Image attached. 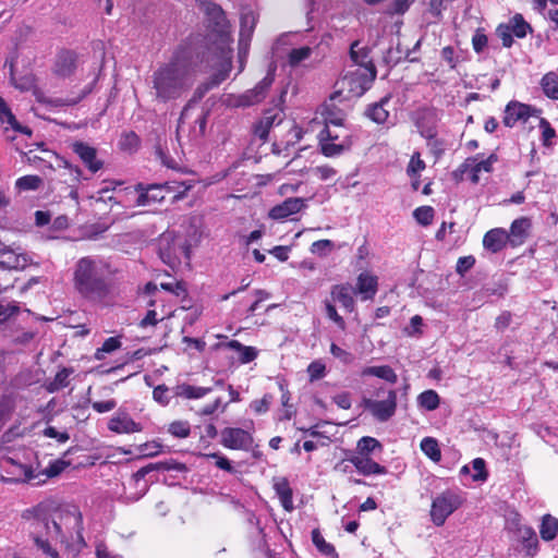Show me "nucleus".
I'll return each mask as SVG.
<instances>
[{
	"label": "nucleus",
	"mask_w": 558,
	"mask_h": 558,
	"mask_svg": "<svg viewBox=\"0 0 558 558\" xmlns=\"http://www.w3.org/2000/svg\"><path fill=\"white\" fill-rule=\"evenodd\" d=\"M330 293L332 300L339 302L345 310L349 312L354 310V291L350 284H336Z\"/></svg>",
	"instance_id": "nucleus-25"
},
{
	"label": "nucleus",
	"mask_w": 558,
	"mask_h": 558,
	"mask_svg": "<svg viewBox=\"0 0 558 558\" xmlns=\"http://www.w3.org/2000/svg\"><path fill=\"white\" fill-rule=\"evenodd\" d=\"M314 49L310 46H302L298 48H292L287 56V63L296 68L301 65L304 61L308 60L313 54Z\"/></svg>",
	"instance_id": "nucleus-33"
},
{
	"label": "nucleus",
	"mask_w": 558,
	"mask_h": 558,
	"mask_svg": "<svg viewBox=\"0 0 558 558\" xmlns=\"http://www.w3.org/2000/svg\"><path fill=\"white\" fill-rule=\"evenodd\" d=\"M36 525L44 526L49 537L59 539L70 558H77L86 546L82 534L83 517L76 507L60 511L51 522L37 520Z\"/></svg>",
	"instance_id": "nucleus-2"
},
{
	"label": "nucleus",
	"mask_w": 558,
	"mask_h": 558,
	"mask_svg": "<svg viewBox=\"0 0 558 558\" xmlns=\"http://www.w3.org/2000/svg\"><path fill=\"white\" fill-rule=\"evenodd\" d=\"M349 461L356 468V470L363 475H372V474H386L387 470L385 466L378 464L369 457H364L363 454L352 456Z\"/></svg>",
	"instance_id": "nucleus-22"
},
{
	"label": "nucleus",
	"mask_w": 558,
	"mask_h": 558,
	"mask_svg": "<svg viewBox=\"0 0 558 558\" xmlns=\"http://www.w3.org/2000/svg\"><path fill=\"white\" fill-rule=\"evenodd\" d=\"M518 537L525 549L527 556H533L537 551L538 541L535 531L530 526H519Z\"/></svg>",
	"instance_id": "nucleus-28"
},
{
	"label": "nucleus",
	"mask_w": 558,
	"mask_h": 558,
	"mask_svg": "<svg viewBox=\"0 0 558 558\" xmlns=\"http://www.w3.org/2000/svg\"><path fill=\"white\" fill-rule=\"evenodd\" d=\"M153 397L158 403L167 405L170 401L169 389L165 385H159L154 389Z\"/></svg>",
	"instance_id": "nucleus-59"
},
{
	"label": "nucleus",
	"mask_w": 558,
	"mask_h": 558,
	"mask_svg": "<svg viewBox=\"0 0 558 558\" xmlns=\"http://www.w3.org/2000/svg\"><path fill=\"white\" fill-rule=\"evenodd\" d=\"M75 69V56L70 51L61 52L58 56L54 71L58 75L68 76Z\"/></svg>",
	"instance_id": "nucleus-32"
},
{
	"label": "nucleus",
	"mask_w": 558,
	"mask_h": 558,
	"mask_svg": "<svg viewBox=\"0 0 558 558\" xmlns=\"http://www.w3.org/2000/svg\"><path fill=\"white\" fill-rule=\"evenodd\" d=\"M198 7L203 13L216 25L223 43L229 41L228 22L225 12L220 5L211 0H197Z\"/></svg>",
	"instance_id": "nucleus-9"
},
{
	"label": "nucleus",
	"mask_w": 558,
	"mask_h": 558,
	"mask_svg": "<svg viewBox=\"0 0 558 558\" xmlns=\"http://www.w3.org/2000/svg\"><path fill=\"white\" fill-rule=\"evenodd\" d=\"M121 347V341L118 337H110L105 340L102 345L96 350L95 359L101 361L105 359V354L111 353Z\"/></svg>",
	"instance_id": "nucleus-45"
},
{
	"label": "nucleus",
	"mask_w": 558,
	"mask_h": 558,
	"mask_svg": "<svg viewBox=\"0 0 558 558\" xmlns=\"http://www.w3.org/2000/svg\"><path fill=\"white\" fill-rule=\"evenodd\" d=\"M421 450L434 462H439L441 459L438 441L433 437L422 439Z\"/></svg>",
	"instance_id": "nucleus-39"
},
{
	"label": "nucleus",
	"mask_w": 558,
	"mask_h": 558,
	"mask_svg": "<svg viewBox=\"0 0 558 558\" xmlns=\"http://www.w3.org/2000/svg\"><path fill=\"white\" fill-rule=\"evenodd\" d=\"M136 191L138 192V196L136 199L137 206H148L153 203L161 202L165 198L166 187L162 184H151L145 186L140 183L136 186Z\"/></svg>",
	"instance_id": "nucleus-15"
},
{
	"label": "nucleus",
	"mask_w": 558,
	"mask_h": 558,
	"mask_svg": "<svg viewBox=\"0 0 558 558\" xmlns=\"http://www.w3.org/2000/svg\"><path fill=\"white\" fill-rule=\"evenodd\" d=\"M434 208L430 206H421L413 211L415 220L422 226H428L434 219Z\"/></svg>",
	"instance_id": "nucleus-47"
},
{
	"label": "nucleus",
	"mask_w": 558,
	"mask_h": 558,
	"mask_svg": "<svg viewBox=\"0 0 558 558\" xmlns=\"http://www.w3.org/2000/svg\"><path fill=\"white\" fill-rule=\"evenodd\" d=\"M330 353L340 360L343 364H351L354 361V355L351 352L338 347L335 343L330 345Z\"/></svg>",
	"instance_id": "nucleus-53"
},
{
	"label": "nucleus",
	"mask_w": 558,
	"mask_h": 558,
	"mask_svg": "<svg viewBox=\"0 0 558 558\" xmlns=\"http://www.w3.org/2000/svg\"><path fill=\"white\" fill-rule=\"evenodd\" d=\"M376 77V70L361 66H348L343 76L337 82V94L344 99L361 97Z\"/></svg>",
	"instance_id": "nucleus-4"
},
{
	"label": "nucleus",
	"mask_w": 558,
	"mask_h": 558,
	"mask_svg": "<svg viewBox=\"0 0 558 558\" xmlns=\"http://www.w3.org/2000/svg\"><path fill=\"white\" fill-rule=\"evenodd\" d=\"M378 289V278L368 271L361 272L356 279L355 292L363 301L372 300Z\"/></svg>",
	"instance_id": "nucleus-19"
},
{
	"label": "nucleus",
	"mask_w": 558,
	"mask_h": 558,
	"mask_svg": "<svg viewBox=\"0 0 558 558\" xmlns=\"http://www.w3.org/2000/svg\"><path fill=\"white\" fill-rule=\"evenodd\" d=\"M508 239V232L505 229L496 228L489 230L483 239V245L492 253H497L504 248Z\"/></svg>",
	"instance_id": "nucleus-23"
},
{
	"label": "nucleus",
	"mask_w": 558,
	"mask_h": 558,
	"mask_svg": "<svg viewBox=\"0 0 558 558\" xmlns=\"http://www.w3.org/2000/svg\"><path fill=\"white\" fill-rule=\"evenodd\" d=\"M338 136H332L328 129H324L320 132V141H322V150L323 154L327 157H332L341 154L345 146L343 144H336L333 141L337 140Z\"/></svg>",
	"instance_id": "nucleus-29"
},
{
	"label": "nucleus",
	"mask_w": 558,
	"mask_h": 558,
	"mask_svg": "<svg viewBox=\"0 0 558 558\" xmlns=\"http://www.w3.org/2000/svg\"><path fill=\"white\" fill-rule=\"evenodd\" d=\"M73 150L92 172L101 169L102 161L97 158V150L94 147L83 142H76L73 144Z\"/></svg>",
	"instance_id": "nucleus-18"
},
{
	"label": "nucleus",
	"mask_w": 558,
	"mask_h": 558,
	"mask_svg": "<svg viewBox=\"0 0 558 558\" xmlns=\"http://www.w3.org/2000/svg\"><path fill=\"white\" fill-rule=\"evenodd\" d=\"M531 226V220L526 217L515 219L511 223L510 231L508 232V239L511 245H521L529 236Z\"/></svg>",
	"instance_id": "nucleus-21"
},
{
	"label": "nucleus",
	"mask_w": 558,
	"mask_h": 558,
	"mask_svg": "<svg viewBox=\"0 0 558 558\" xmlns=\"http://www.w3.org/2000/svg\"><path fill=\"white\" fill-rule=\"evenodd\" d=\"M168 432L178 438H186L190 435L191 426L187 421H174L169 424Z\"/></svg>",
	"instance_id": "nucleus-48"
},
{
	"label": "nucleus",
	"mask_w": 558,
	"mask_h": 558,
	"mask_svg": "<svg viewBox=\"0 0 558 558\" xmlns=\"http://www.w3.org/2000/svg\"><path fill=\"white\" fill-rule=\"evenodd\" d=\"M352 64L350 66L369 68L376 70L369 58V51L366 47H361L359 41H354L350 48Z\"/></svg>",
	"instance_id": "nucleus-27"
},
{
	"label": "nucleus",
	"mask_w": 558,
	"mask_h": 558,
	"mask_svg": "<svg viewBox=\"0 0 558 558\" xmlns=\"http://www.w3.org/2000/svg\"><path fill=\"white\" fill-rule=\"evenodd\" d=\"M333 243L330 240H318L315 241L311 246V252L314 254H322L326 251H331Z\"/></svg>",
	"instance_id": "nucleus-64"
},
{
	"label": "nucleus",
	"mask_w": 558,
	"mask_h": 558,
	"mask_svg": "<svg viewBox=\"0 0 558 558\" xmlns=\"http://www.w3.org/2000/svg\"><path fill=\"white\" fill-rule=\"evenodd\" d=\"M167 193H173L174 199H181L185 196L187 191L194 186V181H169L162 184Z\"/></svg>",
	"instance_id": "nucleus-38"
},
{
	"label": "nucleus",
	"mask_w": 558,
	"mask_h": 558,
	"mask_svg": "<svg viewBox=\"0 0 558 558\" xmlns=\"http://www.w3.org/2000/svg\"><path fill=\"white\" fill-rule=\"evenodd\" d=\"M43 433L46 437L54 438V439H57L58 442H61V444L68 441L70 438L69 434L66 432H59L54 427H51V426L46 427Z\"/></svg>",
	"instance_id": "nucleus-61"
},
{
	"label": "nucleus",
	"mask_w": 558,
	"mask_h": 558,
	"mask_svg": "<svg viewBox=\"0 0 558 558\" xmlns=\"http://www.w3.org/2000/svg\"><path fill=\"white\" fill-rule=\"evenodd\" d=\"M472 469L474 473L472 474V478L474 481H485L487 477V473L485 471V461L481 458H476L472 461Z\"/></svg>",
	"instance_id": "nucleus-56"
},
{
	"label": "nucleus",
	"mask_w": 558,
	"mask_h": 558,
	"mask_svg": "<svg viewBox=\"0 0 558 558\" xmlns=\"http://www.w3.org/2000/svg\"><path fill=\"white\" fill-rule=\"evenodd\" d=\"M400 43L397 45V48L396 50L393 49H389L388 52H387V56H386V61L388 63H398L402 58H403V54H404V58L405 59H409L410 61H414L415 59L414 58H410V54L408 51H403L400 47Z\"/></svg>",
	"instance_id": "nucleus-54"
},
{
	"label": "nucleus",
	"mask_w": 558,
	"mask_h": 558,
	"mask_svg": "<svg viewBox=\"0 0 558 558\" xmlns=\"http://www.w3.org/2000/svg\"><path fill=\"white\" fill-rule=\"evenodd\" d=\"M511 32L519 38L526 36L527 32L531 31L530 25L523 20L522 15H515L511 21Z\"/></svg>",
	"instance_id": "nucleus-49"
},
{
	"label": "nucleus",
	"mask_w": 558,
	"mask_h": 558,
	"mask_svg": "<svg viewBox=\"0 0 558 558\" xmlns=\"http://www.w3.org/2000/svg\"><path fill=\"white\" fill-rule=\"evenodd\" d=\"M29 258L24 253H19L11 247L0 248V268L9 270L24 269Z\"/></svg>",
	"instance_id": "nucleus-14"
},
{
	"label": "nucleus",
	"mask_w": 558,
	"mask_h": 558,
	"mask_svg": "<svg viewBox=\"0 0 558 558\" xmlns=\"http://www.w3.org/2000/svg\"><path fill=\"white\" fill-rule=\"evenodd\" d=\"M43 185V179L38 175H24L16 180L15 186L20 191H36Z\"/></svg>",
	"instance_id": "nucleus-43"
},
{
	"label": "nucleus",
	"mask_w": 558,
	"mask_h": 558,
	"mask_svg": "<svg viewBox=\"0 0 558 558\" xmlns=\"http://www.w3.org/2000/svg\"><path fill=\"white\" fill-rule=\"evenodd\" d=\"M217 69L215 73L211 76V81L209 83V86H207V89L220 84L222 81H225L231 71V54L230 50L226 51L222 50L221 54L217 59V62L215 63Z\"/></svg>",
	"instance_id": "nucleus-24"
},
{
	"label": "nucleus",
	"mask_w": 558,
	"mask_h": 558,
	"mask_svg": "<svg viewBox=\"0 0 558 558\" xmlns=\"http://www.w3.org/2000/svg\"><path fill=\"white\" fill-rule=\"evenodd\" d=\"M425 169V162L421 159L420 153H414L408 165L407 172L411 178H415L421 171Z\"/></svg>",
	"instance_id": "nucleus-51"
},
{
	"label": "nucleus",
	"mask_w": 558,
	"mask_h": 558,
	"mask_svg": "<svg viewBox=\"0 0 558 558\" xmlns=\"http://www.w3.org/2000/svg\"><path fill=\"white\" fill-rule=\"evenodd\" d=\"M20 313V307L14 301H0V327L10 322Z\"/></svg>",
	"instance_id": "nucleus-41"
},
{
	"label": "nucleus",
	"mask_w": 558,
	"mask_h": 558,
	"mask_svg": "<svg viewBox=\"0 0 558 558\" xmlns=\"http://www.w3.org/2000/svg\"><path fill=\"white\" fill-rule=\"evenodd\" d=\"M417 403L427 411L436 410L439 405V396L434 390H426L417 397Z\"/></svg>",
	"instance_id": "nucleus-42"
},
{
	"label": "nucleus",
	"mask_w": 558,
	"mask_h": 558,
	"mask_svg": "<svg viewBox=\"0 0 558 558\" xmlns=\"http://www.w3.org/2000/svg\"><path fill=\"white\" fill-rule=\"evenodd\" d=\"M274 82V73L269 72L267 75L252 89L245 92L239 98L240 106H251L256 102H259L265 98L266 92L271 86Z\"/></svg>",
	"instance_id": "nucleus-13"
},
{
	"label": "nucleus",
	"mask_w": 558,
	"mask_h": 558,
	"mask_svg": "<svg viewBox=\"0 0 558 558\" xmlns=\"http://www.w3.org/2000/svg\"><path fill=\"white\" fill-rule=\"evenodd\" d=\"M504 124L513 128L517 123H526L531 118H539L541 110L517 100H511L505 108Z\"/></svg>",
	"instance_id": "nucleus-8"
},
{
	"label": "nucleus",
	"mask_w": 558,
	"mask_h": 558,
	"mask_svg": "<svg viewBox=\"0 0 558 558\" xmlns=\"http://www.w3.org/2000/svg\"><path fill=\"white\" fill-rule=\"evenodd\" d=\"M221 444L233 450H250L253 446L252 435L236 427H227L221 432Z\"/></svg>",
	"instance_id": "nucleus-10"
},
{
	"label": "nucleus",
	"mask_w": 558,
	"mask_h": 558,
	"mask_svg": "<svg viewBox=\"0 0 558 558\" xmlns=\"http://www.w3.org/2000/svg\"><path fill=\"white\" fill-rule=\"evenodd\" d=\"M106 265L92 257L81 258L74 269L73 284L75 291L90 301L102 300L109 291Z\"/></svg>",
	"instance_id": "nucleus-3"
},
{
	"label": "nucleus",
	"mask_w": 558,
	"mask_h": 558,
	"mask_svg": "<svg viewBox=\"0 0 558 558\" xmlns=\"http://www.w3.org/2000/svg\"><path fill=\"white\" fill-rule=\"evenodd\" d=\"M256 19L253 12H246L241 16V28H240V58L242 59L247 49V44L254 32Z\"/></svg>",
	"instance_id": "nucleus-20"
},
{
	"label": "nucleus",
	"mask_w": 558,
	"mask_h": 558,
	"mask_svg": "<svg viewBox=\"0 0 558 558\" xmlns=\"http://www.w3.org/2000/svg\"><path fill=\"white\" fill-rule=\"evenodd\" d=\"M275 490L280 499L282 507L287 511L293 510L292 490L286 478H279L275 482Z\"/></svg>",
	"instance_id": "nucleus-30"
},
{
	"label": "nucleus",
	"mask_w": 558,
	"mask_h": 558,
	"mask_svg": "<svg viewBox=\"0 0 558 558\" xmlns=\"http://www.w3.org/2000/svg\"><path fill=\"white\" fill-rule=\"evenodd\" d=\"M73 371L71 368H62L60 369L54 378L48 383L47 390L49 392H56L69 385V378L72 375Z\"/></svg>",
	"instance_id": "nucleus-40"
},
{
	"label": "nucleus",
	"mask_w": 558,
	"mask_h": 558,
	"mask_svg": "<svg viewBox=\"0 0 558 558\" xmlns=\"http://www.w3.org/2000/svg\"><path fill=\"white\" fill-rule=\"evenodd\" d=\"M211 391V388L197 387L189 384H182L175 387V396L185 399H201Z\"/></svg>",
	"instance_id": "nucleus-34"
},
{
	"label": "nucleus",
	"mask_w": 558,
	"mask_h": 558,
	"mask_svg": "<svg viewBox=\"0 0 558 558\" xmlns=\"http://www.w3.org/2000/svg\"><path fill=\"white\" fill-rule=\"evenodd\" d=\"M375 396L384 397V399L364 398L362 404L373 417L379 422H386L391 418L397 410V392L393 389L386 390L380 387L376 390Z\"/></svg>",
	"instance_id": "nucleus-5"
},
{
	"label": "nucleus",
	"mask_w": 558,
	"mask_h": 558,
	"mask_svg": "<svg viewBox=\"0 0 558 558\" xmlns=\"http://www.w3.org/2000/svg\"><path fill=\"white\" fill-rule=\"evenodd\" d=\"M311 380H316L325 375V365L320 361L312 362L307 367Z\"/></svg>",
	"instance_id": "nucleus-58"
},
{
	"label": "nucleus",
	"mask_w": 558,
	"mask_h": 558,
	"mask_svg": "<svg viewBox=\"0 0 558 558\" xmlns=\"http://www.w3.org/2000/svg\"><path fill=\"white\" fill-rule=\"evenodd\" d=\"M312 541L322 554L329 556L335 553L333 546H331L325 541V538L323 537L318 530H313Z\"/></svg>",
	"instance_id": "nucleus-50"
},
{
	"label": "nucleus",
	"mask_w": 558,
	"mask_h": 558,
	"mask_svg": "<svg viewBox=\"0 0 558 558\" xmlns=\"http://www.w3.org/2000/svg\"><path fill=\"white\" fill-rule=\"evenodd\" d=\"M414 122L421 136L427 141H435L437 136V126L439 122V113L435 108H420L412 114Z\"/></svg>",
	"instance_id": "nucleus-7"
},
{
	"label": "nucleus",
	"mask_w": 558,
	"mask_h": 558,
	"mask_svg": "<svg viewBox=\"0 0 558 558\" xmlns=\"http://www.w3.org/2000/svg\"><path fill=\"white\" fill-rule=\"evenodd\" d=\"M15 466L20 470V478L32 485H39L47 478L58 475L63 470V463L52 464L45 471L38 473H36L31 466L27 465Z\"/></svg>",
	"instance_id": "nucleus-12"
},
{
	"label": "nucleus",
	"mask_w": 558,
	"mask_h": 558,
	"mask_svg": "<svg viewBox=\"0 0 558 558\" xmlns=\"http://www.w3.org/2000/svg\"><path fill=\"white\" fill-rule=\"evenodd\" d=\"M277 114H265L256 129V133L260 138H266L269 129L274 125Z\"/></svg>",
	"instance_id": "nucleus-52"
},
{
	"label": "nucleus",
	"mask_w": 558,
	"mask_h": 558,
	"mask_svg": "<svg viewBox=\"0 0 558 558\" xmlns=\"http://www.w3.org/2000/svg\"><path fill=\"white\" fill-rule=\"evenodd\" d=\"M389 98L385 97L379 102L372 105L367 109V116L376 123L381 124L388 121L389 111L386 106L389 104Z\"/></svg>",
	"instance_id": "nucleus-35"
},
{
	"label": "nucleus",
	"mask_w": 558,
	"mask_h": 558,
	"mask_svg": "<svg viewBox=\"0 0 558 558\" xmlns=\"http://www.w3.org/2000/svg\"><path fill=\"white\" fill-rule=\"evenodd\" d=\"M271 401L272 397L265 395L262 399L252 401L250 407L255 413L263 414L268 411Z\"/></svg>",
	"instance_id": "nucleus-55"
},
{
	"label": "nucleus",
	"mask_w": 558,
	"mask_h": 558,
	"mask_svg": "<svg viewBox=\"0 0 558 558\" xmlns=\"http://www.w3.org/2000/svg\"><path fill=\"white\" fill-rule=\"evenodd\" d=\"M539 84L548 98L558 100V75L555 72L546 73Z\"/></svg>",
	"instance_id": "nucleus-37"
},
{
	"label": "nucleus",
	"mask_w": 558,
	"mask_h": 558,
	"mask_svg": "<svg viewBox=\"0 0 558 558\" xmlns=\"http://www.w3.org/2000/svg\"><path fill=\"white\" fill-rule=\"evenodd\" d=\"M558 533V520L550 515L545 514L542 519L541 527H539V534L542 539L545 542L553 541Z\"/></svg>",
	"instance_id": "nucleus-36"
},
{
	"label": "nucleus",
	"mask_w": 558,
	"mask_h": 558,
	"mask_svg": "<svg viewBox=\"0 0 558 558\" xmlns=\"http://www.w3.org/2000/svg\"><path fill=\"white\" fill-rule=\"evenodd\" d=\"M305 206V199L301 197L287 198L281 204L269 210V217L275 220H281L299 213Z\"/></svg>",
	"instance_id": "nucleus-17"
},
{
	"label": "nucleus",
	"mask_w": 558,
	"mask_h": 558,
	"mask_svg": "<svg viewBox=\"0 0 558 558\" xmlns=\"http://www.w3.org/2000/svg\"><path fill=\"white\" fill-rule=\"evenodd\" d=\"M195 81L191 52L179 48L172 57L157 66L150 76L155 100L167 102L181 98Z\"/></svg>",
	"instance_id": "nucleus-1"
},
{
	"label": "nucleus",
	"mask_w": 558,
	"mask_h": 558,
	"mask_svg": "<svg viewBox=\"0 0 558 558\" xmlns=\"http://www.w3.org/2000/svg\"><path fill=\"white\" fill-rule=\"evenodd\" d=\"M463 504L462 496L453 490H445L437 495L430 507V519L437 526H441L447 518Z\"/></svg>",
	"instance_id": "nucleus-6"
},
{
	"label": "nucleus",
	"mask_w": 558,
	"mask_h": 558,
	"mask_svg": "<svg viewBox=\"0 0 558 558\" xmlns=\"http://www.w3.org/2000/svg\"><path fill=\"white\" fill-rule=\"evenodd\" d=\"M360 375L361 377L374 376L389 384H396L398 380V375L389 365L365 366L361 369Z\"/></svg>",
	"instance_id": "nucleus-26"
},
{
	"label": "nucleus",
	"mask_w": 558,
	"mask_h": 558,
	"mask_svg": "<svg viewBox=\"0 0 558 558\" xmlns=\"http://www.w3.org/2000/svg\"><path fill=\"white\" fill-rule=\"evenodd\" d=\"M108 428L116 434H134L143 430L142 424L135 422L124 410H119L112 415L108 421Z\"/></svg>",
	"instance_id": "nucleus-11"
},
{
	"label": "nucleus",
	"mask_w": 558,
	"mask_h": 558,
	"mask_svg": "<svg viewBox=\"0 0 558 558\" xmlns=\"http://www.w3.org/2000/svg\"><path fill=\"white\" fill-rule=\"evenodd\" d=\"M35 543L37 547L48 557V558H61L58 550L52 548L48 541H45L40 537L35 538Z\"/></svg>",
	"instance_id": "nucleus-57"
},
{
	"label": "nucleus",
	"mask_w": 558,
	"mask_h": 558,
	"mask_svg": "<svg viewBox=\"0 0 558 558\" xmlns=\"http://www.w3.org/2000/svg\"><path fill=\"white\" fill-rule=\"evenodd\" d=\"M92 407L98 413H107L112 411L117 407V401L114 399L106 401H95L92 402Z\"/></svg>",
	"instance_id": "nucleus-60"
},
{
	"label": "nucleus",
	"mask_w": 558,
	"mask_h": 558,
	"mask_svg": "<svg viewBox=\"0 0 558 558\" xmlns=\"http://www.w3.org/2000/svg\"><path fill=\"white\" fill-rule=\"evenodd\" d=\"M314 174L320 180H329L336 175V170L329 166H318L313 169Z\"/></svg>",
	"instance_id": "nucleus-63"
},
{
	"label": "nucleus",
	"mask_w": 558,
	"mask_h": 558,
	"mask_svg": "<svg viewBox=\"0 0 558 558\" xmlns=\"http://www.w3.org/2000/svg\"><path fill=\"white\" fill-rule=\"evenodd\" d=\"M538 126L542 131V144L546 147H551L554 144V140L556 138V131L551 128L550 123L539 116Z\"/></svg>",
	"instance_id": "nucleus-44"
},
{
	"label": "nucleus",
	"mask_w": 558,
	"mask_h": 558,
	"mask_svg": "<svg viewBox=\"0 0 558 558\" xmlns=\"http://www.w3.org/2000/svg\"><path fill=\"white\" fill-rule=\"evenodd\" d=\"M475 264V259L473 256H464L460 257L457 263V272L460 275H464L469 269H471Z\"/></svg>",
	"instance_id": "nucleus-62"
},
{
	"label": "nucleus",
	"mask_w": 558,
	"mask_h": 558,
	"mask_svg": "<svg viewBox=\"0 0 558 558\" xmlns=\"http://www.w3.org/2000/svg\"><path fill=\"white\" fill-rule=\"evenodd\" d=\"M0 121L2 123H8L13 130L24 133V134H31V130L26 126H22L17 120L15 119L14 114L12 113L11 109L4 101L2 97H0Z\"/></svg>",
	"instance_id": "nucleus-31"
},
{
	"label": "nucleus",
	"mask_w": 558,
	"mask_h": 558,
	"mask_svg": "<svg viewBox=\"0 0 558 558\" xmlns=\"http://www.w3.org/2000/svg\"><path fill=\"white\" fill-rule=\"evenodd\" d=\"M497 158L495 155H490L487 159L482 160H477V158H469L462 163L461 171L470 172L472 182L477 183L480 181V173L490 172Z\"/></svg>",
	"instance_id": "nucleus-16"
},
{
	"label": "nucleus",
	"mask_w": 558,
	"mask_h": 558,
	"mask_svg": "<svg viewBox=\"0 0 558 558\" xmlns=\"http://www.w3.org/2000/svg\"><path fill=\"white\" fill-rule=\"evenodd\" d=\"M375 449H381L380 442L373 437H362L357 441V454H363L364 457H368L371 452Z\"/></svg>",
	"instance_id": "nucleus-46"
}]
</instances>
